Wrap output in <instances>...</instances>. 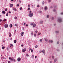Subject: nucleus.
I'll use <instances>...</instances> for the list:
<instances>
[{
	"label": "nucleus",
	"mask_w": 63,
	"mask_h": 63,
	"mask_svg": "<svg viewBox=\"0 0 63 63\" xmlns=\"http://www.w3.org/2000/svg\"><path fill=\"white\" fill-rule=\"evenodd\" d=\"M35 48H37V47H38V46L36 45V46H35Z\"/></svg>",
	"instance_id": "c85d7f7f"
},
{
	"label": "nucleus",
	"mask_w": 63,
	"mask_h": 63,
	"mask_svg": "<svg viewBox=\"0 0 63 63\" xmlns=\"http://www.w3.org/2000/svg\"><path fill=\"white\" fill-rule=\"evenodd\" d=\"M42 11H40V13H42Z\"/></svg>",
	"instance_id": "774afa93"
},
{
	"label": "nucleus",
	"mask_w": 63,
	"mask_h": 63,
	"mask_svg": "<svg viewBox=\"0 0 63 63\" xmlns=\"http://www.w3.org/2000/svg\"><path fill=\"white\" fill-rule=\"evenodd\" d=\"M24 34V32H21V36L22 37L23 36V34Z\"/></svg>",
	"instance_id": "423d86ee"
},
{
	"label": "nucleus",
	"mask_w": 63,
	"mask_h": 63,
	"mask_svg": "<svg viewBox=\"0 0 63 63\" xmlns=\"http://www.w3.org/2000/svg\"><path fill=\"white\" fill-rule=\"evenodd\" d=\"M26 51V48H24V49L22 50V51L24 52H25Z\"/></svg>",
	"instance_id": "20e7f679"
},
{
	"label": "nucleus",
	"mask_w": 63,
	"mask_h": 63,
	"mask_svg": "<svg viewBox=\"0 0 63 63\" xmlns=\"http://www.w3.org/2000/svg\"><path fill=\"white\" fill-rule=\"evenodd\" d=\"M49 43H50V42H51V41L50 40H49Z\"/></svg>",
	"instance_id": "13d9d810"
},
{
	"label": "nucleus",
	"mask_w": 63,
	"mask_h": 63,
	"mask_svg": "<svg viewBox=\"0 0 63 63\" xmlns=\"http://www.w3.org/2000/svg\"><path fill=\"white\" fill-rule=\"evenodd\" d=\"M42 4H45V2H44V1H43L42 2Z\"/></svg>",
	"instance_id": "e433bc0d"
},
{
	"label": "nucleus",
	"mask_w": 63,
	"mask_h": 63,
	"mask_svg": "<svg viewBox=\"0 0 63 63\" xmlns=\"http://www.w3.org/2000/svg\"><path fill=\"white\" fill-rule=\"evenodd\" d=\"M36 24H33V27H36Z\"/></svg>",
	"instance_id": "4468645a"
},
{
	"label": "nucleus",
	"mask_w": 63,
	"mask_h": 63,
	"mask_svg": "<svg viewBox=\"0 0 63 63\" xmlns=\"http://www.w3.org/2000/svg\"><path fill=\"white\" fill-rule=\"evenodd\" d=\"M45 10H47V6H45Z\"/></svg>",
	"instance_id": "f8f14e48"
},
{
	"label": "nucleus",
	"mask_w": 63,
	"mask_h": 63,
	"mask_svg": "<svg viewBox=\"0 0 63 63\" xmlns=\"http://www.w3.org/2000/svg\"><path fill=\"white\" fill-rule=\"evenodd\" d=\"M17 7H18V6H19V4H17Z\"/></svg>",
	"instance_id": "680f3d73"
},
{
	"label": "nucleus",
	"mask_w": 63,
	"mask_h": 63,
	"mask_svg": "<svg viewBox=\"0 0 63 63\" xmlns=\"http://www.w3.org/2000/svg\"><path fill=\"white\" fill-rule=\"evenodd\" d=\"M33 49H32L31 50V52H33Z\"/></svg>",
	"instance_id": "a19ab883"
},
{
	"label": "nucleus",
	"mask_w": 63,
	"mask_h": 63,
	"mask_svg": "<svg viewBox=\"0 0 63 63\" xmlns=\"http://www.w3.org/2000/svg\"><path fill=\"white\" fill-rule=\"evenodd\" d=\"M52 57L53 59H54V57L53 56H52Z\"/></svg>",
	"instance_id": "473e14b6"
},
{
	"label": "nucleus",
	"mask_w": 63,
	"mask_h": 63,
	"mask_svg": "<svg viewBox=\"0 0 63 63\" xmlns=\"http://www.w3.org/2000/svg\"><path fill=\"white\" fill-rule=\"evenodd\" d=\"M57 61V59L56 58L55 59H54V63H55Z\"/></svg>",
	"instance_id": "0eeeda50"
},
{
	"label": "nucleus",
	"mask_w": 63,
	"mask_h": 63,
	"mask_svg": "<svg viewBox=\"0 0 63 63\" xmlns=\"http://www.w3.org/2000/svg\"><path fill=\"white\" fill-rule=\"evenodd\" d=\"M13 27V25L12 24H10V28H12V27Z\"/></svg>",
	"instance_id": "9d476101"
},
{
	"label": "nucleus",
	"mask_w": 63,
	"mask_h": 63,
	"mask_svg": "<svg viewBox=\"0 0 63 63\" xmlns=\"http://www.w3.org/2000/svg\"><path fill=\"white\" fill-rule=\"evenodd\" d=\"M32 57H34V55H32Z\"/></svg>",
	"instance_id": "338daca9"
},
{
	"label": "nucleus",
	"mask_w": 63,
	"mask_h": 63,
	"mask_svg": "<svg viewBox=\"0 0 63 63\" xmlns=\"http://www.w3.org/2000/svg\"><path fill=\"white\" fill-rule=\"evenodd\" d=\"M9 14H11V11H9Z\"/></svg>",
	"instance_id": "e2e57ef3"
},
{
	"label": "nucleus",
	"mask_w": 63,
	"mask_h": 63,
	"mask_svg": "<svg viewBox=\"0 0 63 63\" xmlns=\"http://www.w3.org/2000/svg\"><path fill=\"white\" fill-rule=\"evenodd\" d=\"M52 19H54V18L53 17H52Z\"/></svg>",
	"instance_id": "6e6d98bb"
},
{
	"label": "nucleus",
	"mask_w": 63,
	"mask_h": 63,
	"mask_svg": "<svg viewBox=\"0 0 63 63\" xmlns=\"http://www.w3.org/2000/svg\"><path fill=\"white\" fill-rule=\"evenodd\" d=\"M37 8L40 7V5H38L37 6Z\"/></svg>",
	"instance_id": "c756f323"
},
{
	"label": "nucleus",
	"mask_w": 63,
	"mask_h": 63,
	"mask_svg": "<svg viewBox=\"0 0 63 63\" xmlns=\"http://www.w3.org/2000/svg\"><path fill=\"white\" fill-rule=\"evenodd\" d=\"M40 42H42V39H41L39 40Z\"/></svg>",
	"instance_id": "cd10ccee"
},
{
	"label": "nucleus",
	"mask_w": 63,
	"mask_h": 63,
	"mask_svg": "<svg viewBox=\"0 0 63 63\" xmlns=\"http://www.w3.org/2000/svg\"><path fill=\"white\" fill-rule=\"evenodd\" d=\"M17 60L18 62H19L20 61V60H21V58L19 57L17 58Z\"/></svg>",
	"instance_id": "39448f33"
},
{
	"label": "nucleus",
	"mask_w": 63,
	"mask_h": 63,
	"mask_svg": "<svg viewBox=\"0 0 63 63\" xmlns=\"http://www.w3.org/2000/svg\"><path fill=\"white\" fill-rule=\"evenodd\" d=\"M35 58H37V56H35Z\"/></svg>",
	"instance_id": "864d4df0"
},
{
	"label": "nucleus",
	"mask_w": 63,
	"mask_h": 63,
	"mask_svg": "<svg viewBox=\"0 0 63 63\" xmlns=\"http://www.w3.org/2000/svg\"><path fill=\"white\" fill-rule=\"evenodd\" d=\"M26 56H29V55H28V54H27L26 55Z\"/></svg>",
	"instance_id": "79ce46f5"
},
{
	"label": "nucleus",
	"mask_w": 63,
	"mask_h": 63,
	"mask_svg": "<svg viewBox=\"0 0 63 63\" xmlns=\"http://www.w3.org/2000/svg\"><path fill=\"white\" fill-rule=\"evenodd\" d=\"M17 24H15V26H17Z\"/></svg>",
	"instance_id": "2f4dec72"
},
{
	"label": "nucleus",
	"mask_w": 63,
	"mask_h": 63,
	"mask_svg": "<svg viewBox=\"0 0 63 63\" xmlns=\"http://www.w3.org/2000/svg\"><path fill=\"white\" fill-rule=\"evenodd\" d=\"M41 9H42V10H43V7H42L41 8Z\"/></svg>",
	"instance_id": "5fc2aeb1"
},
{
	"label": "nucleus",
	"mask_w": 63,
	"mask_h": 63,
	"mask_svg": "<svg viewBox=\"0 0 63 63\" xmlns=\"http://www.w3.org/2000/svg\"><path fill=\"white\" fill-rule=\"evenodd\" d=\"M40 24H43V21H40Z\"/></svg>",
	"instance_id": "1a4fd4ad"
},
{
	"label": "nucleus",
	"mask_w": 63,
	"mask_h": 63,
	"mask_svg": "<svg viewBox=\"0 0 63 63\" xmlns=\"http://www.w3.org/2000/svg\"><path fill=\"white\" fill-rule=\"evenodd\" d=\"M13 4H11L10 5V7H13Z\"/></svg>",
	"instance_id": "9b49d317"
},
{
	"label": "nucleus",
	"mask_w": 63,
	"mask_h": 63,
	"mask_svg": "<svg viewBox=\"0 0 63 63\" xmlns=\"http://www.w3.org/2000/svg\"><path fill=\"white\" fill-rule=\"evenodd\" d=\"M48 2H51V0H48Z\"/></svg>",
	"instance_id": "72a5a7b5"
},
{
	"label": "nucleus",
	"mask_w": 63,
	"mask_h": 63,
	"mask_svg": "<svg viewBox=\"0 0 63 63\" xmlns=\"http://www.w3.org/2000/svg\"><path fill=\"white\" fill-rule=\"evenodd\" d=\"M51 43H52V42H53V41H52V40H51Z\"/></svg>",
	"instance_id": "8fccbe9b"
},
{
	"label": "nucleus",
	"mask_w": 63,
	"mask_h": 63,
	"mask_svg": "<svg viewBox=\"0 0 63 63\" xmlns=\"http://www.w3.org/2000/svg\"><path fill=\"white\" fill-rule=\"evenodd\" d=\"M8 63H10V61H8Z\"/></svg>",
	"instance_id": "69168bd1"
},
{
	"label": "nucleus",
	"mask_w": 63,
	"mask_h": 63,
	"mask_svg": "<svg viewBox=\"0 0 63 63\" xmlns=\"http://www.w3.org/2000/svg\"><path fill=\"white\" fill-rule=\"evenodd\" d=\"M35 32L36 33H38V31H36Z\"/></svg>",
	"instance_id": "a18cd8bd"
},
{
	"label": "nucleus",
	"mask_w": 63,
	"mask_h": 63,
	"mask_svg": "<svg viewBox=\"0 0 63 63\" xmlns=\"http://www.w3.org/2000/svg\"><path fill=\"white\" fill-rule=\"evenodd\" d=\"M8 15H9V14H8V13H7L6 14V16H8Z\"/></svg>",
	"instance_id": "7c9ffc66"
},
{
	"label": "nucleus",
	"mask_w": 63,
	"mask_h": 63,
	"mask_svg": "<svg viewBox=\"0 0 63 63\" xmlns=\"http://www.w3.org/2000/svg\"><path fill=\"white\" fill-rule=\"evenodd\" d=\"M28 8H30V5H28Z\"/></svg>",
	"instance_id": "a878e982"
},
{
	"label": "nucleus",
	"mask_w": 63,
	"mask_h": 63,
	"mask_svg": "<svg viewBox=\"0 0 63 63\" xmlns=\"http://www.w3.org/2000/svg\"><path fill=\"white\" fill-rule=\"evenodd\" d=\"M34 37H36V34H34Z\"/></svg>",
	"instance_id": "58836bf2"
},
{
	"label": "nucleus",
	"mask_w": 63,
	"mask_h": 63,
	"mask_svg": "<svg viewBox=\"0 0 63 63\" xmlns=\"http://www.w3.org/2000/svg\"><path fill=\"white\" fill-rule=\"evenodd\" d=\"M41 52H42V51L41 50H40V53H41Z\"/></svg>",
	"instance_id": "052dcab7"
},
{
	"label": "nucleus",
	"mask_w": 63,
	"mask_h": 63,
	"mask_svg": "<svg viewBox=\"0 0 63 63\" xmlns=\"http://www.w3.org/2000/svg\"><path fill=\"white\" fill-rule=\"evenodd\" d=\"M23 30H24V28H23Z\"/></svg>",
	"instance_id": "0e129e2a"
},
{
	"label": "nucleus",
	"mask_w": 63,
	"mask_h": 63,
	"mask_svg": "<svg viewBox=\"0 0 63 63\" xmlns=\"http://www.w3.org/2000/svg\"><path fill=\"white\" fill-rule=\"evenodd\" d=\"M31 25H33V23H31Z\"/></svg>",
	"instance_id": "f704fd0d"
},
{
	"label": "nucleus",
	"mask_w": 63,
	"mask_h": 63,
	"mask_svg": "<svg viewBox=\"0 0 63 63\" xmlns=\"http://www.w3.org/2000/svg\"><path fill=\"white\" fill-rule=\"evenodd\" d=\"M55 32L57 33H59V32L58 31H56Z\"/></svg>",
	"instance_id": "a211bd4d"
},
{
	"label": "nucleus",
	"mask_w": 63,
	"mask_h": 63,
	"mask_svg": "<svg viewBox=\"0 0 63 63\" xmlns=\"http://www.w3.org/2000/svg\"><path fill=\"white\" fill-rule=\"evenodd\" d=\"M2 19H0V22H1V21H2Z\"/></svg>",
	"instance_id": "603ef678"
},
{
	"label": "nucleus",
	"mask_w": 63,
	"mask_h": 63,
	"mask_svg": "<svg viewBox=\"0 0 63 63\" xmlns=\"http://www.w3.org/2000/svg\"><path fill=\"white\" fill-rule=\"evenodd\" d=\"M13 60V58H12L11 59V61H12Z\"/></svg>",
	"instance_id": "4be33fe9"
},
{
	"label": "nucleus",
	"mask_w": 63,
	"mask_h": 63,
	"mask_svg": "<svg viewBox=\"0 0 63 63\" xmlns=\"http://www.w3.org/2000/svg\"><path fill=\"white\" fill-rule=\"evenodd\" d=\"M50 7L51 8H52V6H50Z\"/></svg>",
	"instance_id": "4d7b16f0"
},
{
	"label": "nucleus",
	"mask_w": 63,
	"mask_h": 63,
	"mask_svg": "<svg viewBox=\"0 0 63 63\" xmlns=\"http://www.w3.org/2000/svg\"><path fill=\"white\" fill-rule=\"evenodd\" d=\"M53 12H55V10H53Z\"/></svg>",
	"instance_id": "49530a36"
},
{
	"label": "nucleus",
	"mask_w": 63,
	"mask_h": 63,
	"mask_svg": "<svg viewBox=\"0 0 63 63\" xmlns=\"http://www.w3.org/2000/svg\"><path fill=\"white\" fill-rule=\"evenodd\" d=\"M14 18L15 19H16V18H17V17H16L15 16V17Z\"/></svg>",
	"instance_id": "c9c22d12"
},
{
	"label": "nucleus",
	"mask_w": 63,
	"mask_h": 63,
	"mask_svg": "<svg viewBox=\"0 0 63 63\" xmlns=\"http://www.w3.org/2000/svg\"><path fill=\"white\" fill-rule=\"evenodd\" d=\"M13 44H10V47H13Z\"/></svg>",
	"instance_id": "ddd939ff"
},
{
	"label": "nucleus",
	"mask_w": 63,
	"mask_h": 63,
	"mask_svg": "<svg viewBox=\"0 0 63 63\" xmlns=\"http://www.w3.org/2000/svg\"><path fill=\"white\" fill-rule=\"evenodd\" d=\"M13 61H14V62H16V60L15 59H14Z\"/></svg>",
	"instance_id": "ea45409f"
},
{
	"label": "nucleus",
	"mask_w": 63,
	"mask_h": 63,
	"mask_svg": "<svg viewBox=\"0 0 63 63\" xmlns=\"http://www.w3.org/2000/svg\"><path fill=\"white\" fill-rule=\"evenodd\" d=\"M14 42L15 43H16V40H15L14 41Z\"/></svg>",
	"instance_id": "6ab92c4d"
},
{
	"label": "nucleus",
	"mask_w": 63,
	"mask_h": 63,
	"mask_svg": "<svg viewBox=\"0 0 63 63\" xmlns=\"http://www.w3.org/2000/svg\"><path fill=\"white\" fill-rule=\"evenodd\" d=\"M31 48H29V50L30 51V50H31Z\"/></svg>",
	"instance_id": "4c0bfd02"
},
{
	"label": "nucleus",
	"mask_w": 63,
	"mask_h": 63,
	"mask_svg": "<svg viewBox=\"0 0 63 63\" xmlns=\"http://www.w3.org/2000/svg\"><path fill=\"white\" fill-rule=\"evenodd\" d=\"M22 8L21 7H20V10H22Z\"/></svg>",
	"instance_id": "bb28decb"
},
{
	"label": "nucleus",
	"mask_w": 63,
	"mask_h": 63,
	"mask_svg": "<svg viewBox=\"0 0 63 63\" xmlns=\"http://www.w3.org/2000/svg\"><path fill=\"white\" fill-rule=\"evenodd\" d=\"M29 16H30V17H32V16H33V13H31L29 14Z\"/></svg>",
	"instance_id": "f03ea898"
},
{
	"label": "nucleus",
	"mask_w": 63,
	"mask_h": 63,
	"mask_svg": "<svg viewBox=\"0 0 63 63\" xmlns=\"http://www.w3.org/2000/svg\"><path fill=\"white\" fill-rule=\"evenodd\" d=\"M4 27L5 28H7L8 27V25L7 24H5L4 25Z\"/></svg>",
	"instance_id": "7ed1b4c3"
},
{
	"label": "nucleus",
	"mask_w": 63,
	"mask_h": 63,
	"mask_svg": "<svg viewBox=\"0 0 63 63\" xmlns=\"http://www.w3.org/2000/svg\"><path fill=\"white\" fill-rule=\"evenodd\" d=\"M2 13L3 14H5V13H6L4 11H2Z\"/></svg>",
	"instance_id": "b1692460"
},
{
	"label": "nucleus",
	"mask_w": 63,
	"mask_h": 63,
	"mask_svg": "<svg viewBox=\"0 0 63 63\" xmlns=\"http://www.w3.org/2000/svg\"><path fill=\"white\" fill-rule=\"evenodd\" d=\"M13 10H14V11H17L16 9L15 8H13Z\"/></svg>",
	"instance_id": "2eb2a0df"
},
{
	"label": "nucleus",
	"mask_w": 63,
	"mask_h": 63,
	"mask_svg": "<svg viewBox=\"0 0 63 63\" xmlns=\"http://www.w3.org/2000/svg\"><path fill=\"white\" fill-rule=\"evenodd\" d=\"M61 15H63V12H62L61 13Z\"/></svg>",
	"instance_id": "09e8293b"
},
{
	"label": "nucleus",
	"mask_w": 63,
	"mask_h": 63,
	"mask_svg": "<svg viewBox=\"0 0 63 63\" xmlns=\"http://www.w3.org/2000/svg\"><path fill=\"white\" fill-rule=\"evenodd\" d=\"M2 49H5V46H4L3 47H2Z\"/></svg>",
	"instance_id": "aec40b11"
},
{
	"label": "nucleus",
	"mask_w": 63,
	"mask_h": 63,
	"mask_svg": "<svg viewBox=\"0 0 63 63\" xmlns=\"http://www.w3.org/2000/svg\"><path fill=\"white\" fill-rule=\"evenodd\" d=\"M9 37H11V36H12V34H11V33H9Z\"/></svg>",
	"instance_id": "dca6fc26"
},
{
	"label": "nucleus",
	"mask_w": 63,
	"mask_h": 63,
	"mask_svg": "<svg viewBox=\"0 0 63 63\" xmlns=\"http://www.w3.org/2000/svg\"><path fill=\"white\" fill-rule=\"evenodd\" d=\"M57 21L59 22H61L62 21V19L61 18H59L57 20Z\"/></svg>",
	"instance_id": "f257e3e1"
},
{
	"label": "nucleus",
	"mask_w": 63,
	"mask_h": 63,
	"mask_svg": "<svg viewBox=\"0 0 63 63\" xmlns=\"http://www.w3.org/2000/svg\"><path fill=\"white\" fill-rule=\"evenodd\" d=\"M3 21H6V19H4V20H3Z\"/></svg>",
	"instance_id": "37998d69"
},
{
	"label": "nucleus",
	"mask_w": 63,
	"mask_h": 63,
	"mask_svg": "<svg viewBox=\"0 0 63 63\" xmlns=\"http://www.w3.org/2000/svg\"><path fill=\"white\" fill-rule=\"evenodd\" d=\"M9 59L10 60H11V59H12V58L9 57Z\"/></svg>",
	"instance_id": "de8ad7c7"
},
{
	"label": "nucleus",
	"mask_w": 63,
	"mask_h": 63,
	"mask_svg": "<svg viewBox=\"0 0 63 63\" xmlns=\"http://www.w3.org/2000/svg\"><path fill=\"white\" fill-rule=\"evenodd\" d=\"M7 50H9V48H7Z\"/></svg>",
	"instance_id": "bf43d9fd"
},
{
	"label": "nucleus",
	"mask_w": 63,
	"mask_h": 63,
	"mask_svg": "<svg viewBox=\"0 0 63 63\" xmlns=\"http://www.w3.org/2000/svg\"><path fill=\"white\" fill-rule=\"evenodd\" d=\"M47 16L48 18H49V15H47Z\"/></svg>",
	"instance_id": "f3484780"
},
{
	"label": "nucleus",
	"mask_w": 63,
	"mask_h": 63,
	"mask_svg": "<svg viewBox=\"0 0 63 63\" xmlns=\"http://www.w3.org/2000/svg\"><path fill=\"white\" fill-rule=\"evenodd\" d=\"M45 41L46 42H47L48 40H47V39L46 38L45 39Z\"/></svg>",
	"instance_id": "412c9836"
},
{
	"label": "nucleus",
	"mask_w": 63,
	"mask_h": 63,
	"mask_svg": "<svg viewBox=\"0 0 63 63\" xmlns=\"http://www.w3.org/2000/svg\"><path fill=\"white\" fill-rule=\"evenodd\" d=\"M42 52H43V53L44 55H45V50L44 49L42 51Z\"/></svg>",
	"instance_id": "6e6552de"
},
{
	"label": "nucleus",
	"mask_w": 63,
	"mask_h": 63,
	"mask_svg": "<svg viewBox=\"0 0 63 63\" xmlns=\"http://www.w3.org/2000/svg\"><path fill=\"white\" fill-rule=\"evenodd\" d=\"M28 10H30V8H28Z\"/></svg>",
	"instance_id": "3c124183"
},
{
	"label": "nucleus",
	"mask_w": 63,
	"mask_h": 63,
	"mask_svg": "<svg viewBox=\"0 0 63 63\" xmlns=\"http://www.w3.org/2000/svg\"><path fill=\"white\" fill-rule=\"evenodd\" d=\"M25 24H26V23H24V26L25 25Z\"/></svg>",
	"instance_id": "c03bdc74"
},
{
	"label": "nucleus",
	"mask_w": 63,
	"mask_h": 63,
	"mask_svg": "<svg viewBox=\"0 0 63 63\" xmlns=\"http://www.w3.org/2000/svg\"><path fill=\"white\" fill-rule=\"evenodd\" d=\"M31 35H32V36L33 35V32H32L31 33Z\"/></svg>",
	"instance_id": "393cba45"
},
{
	"label": "nucleus",
	"mask_w": 63,
	"mask_h": 63,
	"mask_svg": "<svg viewBox=\"0 0 63 63\" xmlns=\"http://www.w3.org/2000/svg\"><path fill=\"white\" fill-rule=\"evenodd\" d=\"M41 32H40L39 33H38V35H40L41 34Z\"/></svg>",
	"instance_id": "5701e85b"
}]
</instances>
